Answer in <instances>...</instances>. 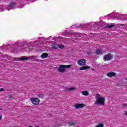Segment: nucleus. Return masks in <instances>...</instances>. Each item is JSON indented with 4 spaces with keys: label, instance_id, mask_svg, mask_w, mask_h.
I'll return each instance as SVG.
<instances>
[{
    "label": "nucleus",
    "instance_id": "1",
    "mask_svg": "<svg viewBox=\"0 0 127 127\" xmlns=\"http://www.w3.org/2000/svg\"><path fill=\"white\" fill-rule=\"evenodd\" d=\"M96 100L95 101L96 105H100V106H104L105 105V98L101 97V95L97 94L95 95Z\"/></svg>",
    "mask_w": 127,
    "mask_h": 127
},
{
    "label": "nucleus",
    "instance_id": "2",
    "mask_svg": "<svg viewBox=\"0 0 127 127\" xmlns=\"http://www.w3.org/2000/svg\"><path fill=\"white\" fill-rule=\"evenodd\" d=\"M73 65H64V64H61L59 67V72L61 73H65L66 71V69H69L70 67H72Z\"/></svg>",
    "mask_w": 127,
    "mask_h": 127
},
{
    "label": "nucleus",
    "instance_id": "3",
    "mask_svg": "<svg viewBox=\"0 0 127 127\" xmlns=\"http://www.w3.org/2000/svg\"><path fill=\"white\" fill-rule=\"evenodd\" d=\"M28 59H36V57L35 56H31L29 57L25 58V57H22L20 59H14V61H20L21 60L22 61H26V60H28Z\"/></svg>",
    "mask_w": 127,
    "mask_h": 127
},
{
    "label": "nucleus",
    "instance_id": "4",
    "mask_svg": "<svg viewBox=\"0 0 127 127\" xmlns=\"http://www.w3.org/2000/svg\"><path fill=\"white\" fill-rule=\"evenodd\" d=\"M30 100L35 106H38L40 103V100L38 98H30Z\"/></svg>",
    "mask_w": 127,
    "mask_h": 127
},
{
    "label": "nucleus",
    "instance_id": "5",
    "mask_svg": "<svg viewBox=\"0 0 127 127\" xmlns=\"http://www.w3.org/2000/svg\"><path fill=\"white\" fill-rule=\"evenodd\" d=\"M87 63V61L85 59H80L77 62V64L79 66H85Z\"/></svg>",
    "mask_w": 127,
    "mask_h": 127
},
{
    "label": "nucleus",
    "instance_id": "6",
    "mask_svg": "<svg viewBox=\"0 0 127 127\" xmlns=\"http://www.w3.org/2000/svg\"><path fill=\"white\" fill-rule=\"evenodd\" d=\"M112 59H113V55L111 54H108L107 55H106L103 57L104 61H110L112 60Z\"/></svg>",
    "mask_w": 127,
    "mask_h": 127
},
{
    "label": "nucleus",
    "instance_id": "7",
    "mask_svg": "<svg viewBox=\"0 0 127 127\" xmlns=\"http://www.w3.org/2000/svg\"><path fill=\"white\" fill-rule=\"evenodd\" d=\"M75 109H82L85 107V104H77L74 105Z\"/></svg>",
    "mask_w": 127,
    "mask_h": 127
},
{
    "label": "nucleus",
    "instance_id": "8",
    "mask_svg": "<svg viewBox=\"0 0 127 127\" xmlns=\"http://www.w3.org/2000/svg\"><path fill=\"white\" fill-rule=\"evenodd\" d=\"M49 55V54L47 53H44L41 55V58H42V59H45L46 58H48Z\"/></svg>",
    "mask_w": 127,
    "mask_h": 127
},
{
    "label": "nucleus",
    "instance_id": "9",
    "mask_svg": "<svg viewBox=\"0 0 127 127\" xmlns=\"http://www.w3.org/2000/svg\"><path fill=\"white\" fill-rule=\"evenodd\" d=\"M116 75H117V73L114 72H110L107 73V76H108V77H114Z\"/></svg>",
    "mask_w": 127,
    "mask_h": 127
},
{
    "label": "nucleus",
    "instance_id": "10",
    "mask_svg": "<svg viewBox=\"0 0 127 127\" xmlns=\"http://www.w3.org/2000/svg\"><path fill=\"white\" fill-rule=\"evenodd\" d=\"M91 67L90 66H84L80 67L79 70H88V69H90Z\"/></svg>",
    "mask_w": 127,
    "mask_h": 127
},
{
    "label": "nucleus",
    "instance_id": "11",
    "mask_svg": "<svg viewBox=\"0 0 127 127\" xmlns=\"http://www.w3.org/2000/svg\"><path fill=\"white\" fill-rule=\"evenodd\" d=\"M52 49H58L59 48V45L54 44L52 45Z\"/></svg>",
    "mask_w": 127,
    "mask_h": 127
},
{
    "label": "nucleus",
    "instance_id": "12",
    "mask_svg": "<svg viewBox=\"0 0 127 127\" xmlns=\"http://www.w3.org/2000/svg\"><path fill=\"white\" fill-rule=\"evenodd\" d=\"M76 124H77V122H71L68 123V126L69 127H74L76 126Z\"/></svg>",
    "mask_w": 127,
    "mask_h": 127
},
{
    "label": "nucleus",
    "instance_id": "13",
    "mask_svg": "<svg viewBox=\"0 0 127 127\" xmlns=\"http://www.w3.org/2000/svg\"><path fill=\"white\" fill-rule=\"evenodd\" d=\"M76 90V88L75 87H70V88H68L66 89V90L68 92H73Z\"/></svg>",
    "mask_w": 127,
    "mask_h": 127
},
{
    "label": "nucleus",
    "instance_id": "14",
    "mask_svg": "<svg viewBox=\"0 0 127 127\" xmlns=\"http://www.w3.org/2000/svg\"><path fill=\"white\" fill-rule=\"evenodd\" d=\"M38 97L39 99H43V98H44V97H45V95H44V94L42 93H39L38 95Z\"/></svg>",
    "mask_w": 127,
    "mask_h": 127
},
{
    "label": "nucleus",
    "instance_id": "15",
    "mask_svg": "<svg viewBox=\"0 0 127 127\" xmlns=\"http://www.w3.org/2000/svg\"><path fill=\"white\" fill-rule=\"evenodd\" d=\"M83 96H89V92L87 91H83L82 92Z\"/></svg>",
    "mask_w": 127,
    "mask_h": 127
},
{
    "label": "nucleus",
    "instance_id": "16",
    "mask_svg": "<svg viewBox=\"0 0 127 127\" xmlns=\"http://www.w3.org/2000/svg\"><path fill=\"white\" fill-rule=\"evenodd\" d=\"M101 53H102V50L101 49L97 50L96 52V54H97V55H99Z\"/></svg>",
    "mask_w": 127,
    "mask_h": 127
},
{
    "label": "nucleus",
    "instance_id": "17",
    "mask_svg": "<svg viewBox=\"0 0 127 127\" xmlns=\"http://www.w3.org/2000/svg\"><path fill=\"white\" fill-rule=\"evenodd\" d=\"M15 2H11L10 3L9 6L10 7H13V6H15Z\"/></svg>",
    "mask_w": 127,
    "mask_h": 127
},
{
    "label": "nucleus",
    "instance_id": "18",
    "mask_svg": "<svg viewBox=\"0 0 127 127\" xmlns=\"http://www.w3.org/2000/svg\"><path fill=\"white\" fill-rule=\"evenodd\" d=\"M114 26H115V25L111 24L106 26V27H108V28H112V27H114Z\"/></svg>",
    "mask_w": 127,
    "mask_h": 127
},
{
    "label": "nucleus",
    "instance_id": "19",
    "mask_svg": "<svg viewBox=\"0 0 127 127\" xmlns=\"http://www.w3.org/2000/svg\"><path fill=\"white\" fill-rule=\"evenodd\" d=\"M65 46L63 45H59V48H61V49H63Z\"/></svg>",
    "mask_w": 127,
    "mask_h": 127
},
{
    "label": "nucleus",
    "instance_id": "20",
    "mask_svg": "<svg viewBox=\"0 0 127 127\" xmlns=\"http://www.w3.org/2000/svg\"><path fill=\"white\" fill-rule=\"evenodd\" d=\"M96 127H104V124H100L96 126Z\"/></svg>",
    "mask_w": 127,
    "mask_h": 127
},
{
    "label": "nucleus",
    "instance_id": "21",
    "mask_svg": "<svg viewBox=\"0 0 127 127\" xmlns=\"http://www.w3.org/2000/svg\"><path fill=\"white\" fill-rule=\"evenodd\" d=\"M3 91H4V89H3V88H0V92H2Z\"/></svg>",
    "mask_w": 127,
    "mask_h": 127
},
{
    "label": "nucleus",
    "instance_id": "22",
    "mask_svg": "<svg viewBox=\"0 0 127 127\" xmlns=\"http://www.w3.org/2000/svg\"><path fill=\"white\" fill-rule=\"evenodd\" d=\"M123 107H127V104H123Z\"/></svg>",
    "mask_w": 127,
    "mask_h": 127
},
{
    "label": "nucleus",
    "instance_id": "23",
    "mask_svg": "<svg viewBox=\"0 0 127 127\" xmlns=\"http://www.w3.org/2000/svg\"><path fill=\"white\" fill-rule=\"evenodd\" d=\"M9 98H10V99H12V96H10Z\"/></svg>",
    "mask_w": 127,
    "mask_h": 127
},
{
    "label": "nucleus",
    "instance_id": "24",
    "mask_svg": "<svg viewBox=\"0 0 127 127\" xmlns=\"http://www.w3.org/2000/svg\"><path fill=\"white\" fill-rule=\"evenodd\" d=\"M2 116H0V120H1Z\"/></svg>",
    "mask_w": 127,
    "mask_h": 127
},
{
    "label": "nucleus",
    "instance_id": "25",
    "mask_svg": "<svg viewBox=\"0 0 127 127\" xmlns=\"http://www.w3.org/2000/svg\"><path fill=\"white\" fill-rule=\"evenodd\" d=\"M127 115V112L125 113V115L126 116Z\"/></svg>",
    "mask_w": 127,
    "mask_h": 127
},
{
    "label": "nucleus",
    "instance_id": "26",
    "mask_svg": "<svg viewBox=\"0 0 127 127\" xmlns=\"http://www.w3.org/2000/svg\"><path fill=\"white\" fill-rule=\"evenodd\" d=\"M28 127H33L32 126H29Z\"/></svg>",
    "mask_w": 127,
    "mask_h": 127
},
{
    "label": "nucleus",
    "instance_id": "27",
    "mask_svg": "<svg viewBox=\"0 0 127 127\" xmlns=\"http://www.w3.org/2000/svg\"><path fill=\"white\" fill-rule=\"evenodd\" d=\"M126 81H127V78L126 79Z\"/></svg>",
    "mask_w": 127,
    "mask_h": 127
}]
</instances>
